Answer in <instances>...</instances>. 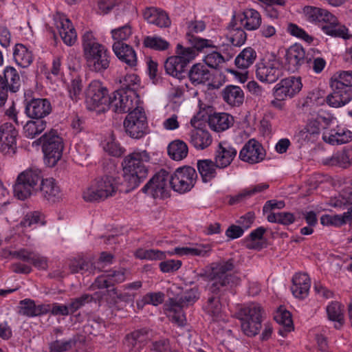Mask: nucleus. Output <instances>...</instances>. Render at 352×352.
<instances>
[{"label":"nucleus","mask_w":352,"mask_h":352,"mask_svg":"<svg viewBox=\"0 0 352 352\" xmlns=\"http://www.w3.org/2000/svg\"><path fill=\"white\" fill-rule=\"evenodd\" d=\"M198 179L196 170L190 166H180L170 175L164 168L157 172L143 186L142 192L150 194L153 198L165 199L170 197L167 182L175 192L184 194L194 188Z\"/></svg>","instance_id":"obj_1"},{"label":"nucleus","mask_w":352,"mask_h":352,"mask_svg":"<svg viewBox=\"0 0 352 352\" xmlns=\"http://www.w3.org/2000/svg\"><path fill=\"white\" fill-rule=\"evenodd\" d=\"M187 40L191 47H185L178 43L175 55L168 57L164 63L166 74L179 80L187 76L188 66L198 52H201L205 48H217L211 40L195 37L191 34H187Z\"/></svg>","instance_id":"obj_2"},{"label":"nucleus","mask_w":352,"mask_h":352,"mask_svg":"<svg viewBox=\"0 0 352 352\" xmlns=\"http://www.w3.org/2000/svg\"><path fill=\"white\" fill-rule=\"evenodd\" d=\"M150 160L146 151H134L126 155L122 162L123 177L126 185L124 190L129 192L138 188L148 176V170L144 164Z\"/></svg>","instance_id":"obj_3"},{"label":"nucleus","mask_w":352,"mask_h":352,"mask_svg":"<svg viewBox=\"0 0 352 352\" xmlns=\"http://www.w3.org/2000/svg\"><path fill=\"white\" fill-rule=\"evenodd\" d=\"M234 263L233 258H229L227 261L213 263L210 272L205 271L197 274L195 278L198 280L201 278L209 282L206 288L210 294L222 292L224 287L229 286V284L241 281L239 277L230 273L234 268Z\"/></svg>","instance_id":"obj_4"},{"label":"nucleus","mask_w":352,"mask_h":352,"mask_svg":"<svg viewBox=\"0 0 352 352\" xmlns=\"http://www.w3.org/2000/svg\"><path fill=\"white\" fill-rule=\"evenodd\" d=\"M83 56L89 69L102 73L109 68L111 52L104 45L97 42L92 32L87 31L82 36Z\"/></svg>","instance_id":"obj_5"},{"label":"nucleus","mask_w":352,"mask_h":352,"mask_svg":"<svg viewBox=\"0 0 352 352\" xmlns=\"http://www.w3.org/2000/svg\"><path fill=\"white\" fill-rule=\"evenodd\" d=\"M263 309L256 302L237 305L233 317L241 323L242 332L248 337L253 338L258 335L262 327Z\"/></svg>","instance_id":"obj_6"},{"label":"nucleus","mask_w":352,"mask_h":352,"mask_svg":"<svg viewBox=\"0 0 352 352\" xmlns=\"http://www.w3.org/2000/svg\"><path fill=\"white\" fill-rule=\"evenodd\" d=\"M43 178V172L38 168H30L21 172L13 186L14 197L24 201L34 195Z\"/></svg>","instance_id":"obj_7"},{"label":"nucleus","mask_w":352,"mask_h":352,"mask_svg":"<svg viewBox=\"0 0 352 352\" xmlns=\"http://www.w3.org/2000/svg\"><path fill=\"white\" fill-rule=\"evenodd\" d=\"M38 140L43 142L45 164L49 167L55 166L63 156L65 147L63 138L56 130L52 129L42 135Z\"/></svg>","instance_id":"obj_8"},{"label":"nucleus","mask_w":352,"mask_h":352,"mask_svg":"<svg viewBox=\"0 0 352 352\" xmlns=\"http://www.w3.org/2000/svg\"><path fill=\"white\" fill-rule=\"evenodd\" d=\"M124 128L128 135L133 139L143 138L148 131V122L144 109L137 106L129 112L124 122Z\"/></svg>","instance_id":"obj_9"},{"label":"nucleus","mask_w":352,"mask_h":352,"mask_svg":"<svg viewBox=\"0 0 352 352\" xmlns=\"http://www.w3.org/2000/svg\"><path fill=\"white\" fill-rule=\"evenodd\" d=\"M140 96L138 92L129 91L125 92L123 89H117L109 96L106 110L111 109L116 113H125L133 110L140 103Z\"/></svg>","instance_id":"obj_10"},{"label":"nucleus","mask_w":352,"mask_h":352,"mask_svg":"<svg viewBox=\"0 0 352 352\" xmlns=\"http://www.w3.org/2000/svg\"><path fill=\"white\" fill-rule=\"evenodd\" d=\"M240 283H233L229 284L223 288L225 290L217 294H210L207 300L202 306L203 311L210 316L213 320H217L221 317L222 305L221 301H224L228 304L230 301V296H234L236 294V287Z\"/></svg>","instance_id":"obj_11"},{"label":"nucleus","mask_w":352,"mask_h":352,"mask_svg":"<svg viewBox=\"0 0 352 352\" xmlns=\"http://www.w3.org/2000/svg\"><path fill=\"white\" fill-rule=\"evenodd\" d=\"M85 104L89 111L96 110L105 111L106 106L109 101L107 88L99 80H92L85 89Z\"/></svg>","instance_id":"obj_12"},{"label":"nucleus","mask_w":352,"mask_h":352,"mask_svg":"<svg viewBox=\"0 0 352 352\" xmlns=\"http://www.w3.org/2000/svg\"><path fill=\"white\" fill-rule=\"evenodd\" d=\"M285 67L290 72H298L301 67L311 68V57L300 44L291 45L285 52Z\"/></svg>","instance_id":"obj_13"},{"label":"nucleus","mask_w":352,"mask_h":352,"mask_svg":"<svg viewBox=\"0 0 352 352\" xmlns=\"http://www.w3.org/2000/svg\"><path fill=\"white\" fill-rule=\"evenodd\" d=\"M24 104L25 113L30 119L45 120L52 111V104L47 98H25Z\"/></svg>","instance_id":"obj_14"},{"label":"nucleus","mask_w":352,"mask_h":352,"mask_svg":"<svg viewBox=\"0 0 352 352\" xmlns=\"http://www.w3.org/2000/svg\"><path fill=\"white\" fill-rule=\"evenodd\" d=\"M330 85L333 91L326 98V102L330 107H340L352 100V89L344 87L340 81L331 78Z\"/></svg>","instance_id":"obj_15"},{"label":"nucleus","mask_w":352,"mask_h":352,"mask_svg":"<svg viewBox=\"0 0 352 352\" xmlns=\"http://www.w3.org/2000/svg\"><path fill=\"white\" fill-rule=\"evenodd\" d=\"M34 195L40 196L45 201L54 204L61 199L62 192L58 182L54 178L43 177Z\"/></svg>","instance_id":"obj_16"},{"label":"nucleus","mask_w":352,"mask_h":352,"mask_svg":"<svg viewBox=\"0 0 352 352\" xmlns=\"http://www.w3.org/2000/svg\"><path fill=\"white\" fill-rule=\"evenodd\" d=\"M19 132L12 123L5 122L0 126V151L4 154H14Z\"/></svg>","instance_id":"obj_17"},{"label":"nucleus","mask_w":352,"mask_h":352,"mask_svg":"<svg viewBox=\"0 0 352 352\" xmlns=\"http://www.w3.org/2000/svg\"><path fill=\"white\" fill-rule=\"evenodd\" d=\"M266 155V151L262 144L255 139H250L243 146L239 153L241 160L251 164L262 162Z\"/></svg>","instance_id":"obj_18"},{"label":"nucleus","mask_w":352,"mask_h":352,"mask_svg":"<svg viewBox=\"0 0 352 352\" xmlns=\"http://www.w3.org/2000/svg\"><path fill=\"white\" fill-rule=\"evenodd\" d=\"M300 77L289 76L282 79L274 88V97L280 99L293 98L302 89Z\"/></svg>","instance_id":"obj_19"},{"label":"nucleus","mask_w":352,"mask_h":352,"mask_svg":"<svg viewBox=\"0 0 352 352\" xmlns=\"http://www.w3.org/2000/svg\"><path fill=\"white\" fill-rule=\"evenodd\" d=\"M149 329L142 328L127 333L123 339V345L128 352H140L148 338Z\"/></svg>","instance_id":"obj_20"},{"label":"nucleus","mask_w":352,"mask_h":352,"mask_svg":"<svg viewBox=\"0 0 352 352\" xmlns=\"http://www.w3.org/2000/svg\"><path fill=\"white\" fill-rule=\"evenodd\" d=\"M322 121L325 122L327 124H329L330 122L329 119L323 116H318L316 119L309 120L305 126L298 134L299 140L307 142H315L317 141L320 134Z\"/></svg>","instance_id":"obj_21"},{"label":"nucleus","mask_w":352,"mask_h":352,"mask_svg":"<svg viewBox=\"0 0 352 352\" xmlns=\"http://www.w3.org/2000/svg\"><path fill=\"white\" fill-rule=\"evenodd\" d=\"M276 64L275 60L266 64H258L256 69V78L260 81L267 83L276 82L282 74L281 70L276 66Z\"/></svg>","instance_id":"obj_22"},{"label":"nucleus","mask_w":352,"mask_h":352,"mask_svg":"<svg viewBox=\"0 0 352 352\" xmlns=\"http://www.w3.org/2000/svg\"><path fill=\"white\" fill-rule=\"evenodd\" d=\"M302 13L305 20L314 24L336 19V16L327 10L312 6H305L302 9Z\"/></svg>","instance_id":"obj_23"},{"label":"nucleus","mask_w":352,"mask_h":352,"mask_svg":"<svg viewBox=\"0 0 352 352\" xmlns=\"http://www.w3.org/2000/svg\"><path fill=\"white\" fill-rule=\"evenodd\" d=\"M291 291L299 299H305L309 294L311 279L306 273H296L292 278Z\"/></svg>","instance_id":"obj_24"},{"label":"nucleus","mask_w":352,"mask_h":352,"mask_svg":"<svg viewBox=\"0 0 352 352\" xmlns=\"http://www.w3.org/2000/svg\"><path fill=\"white\" fill-rule=\"evenodd\" d=\"M143 16L148 23L160 28H168L171 25L168 13L160 8H146L143 12Z\"/></svg>","instance_id":"obj_25"},{"label":"nucleus","mask_w":352,"mask_h":352,"mask_svg":"<svg viewBox=\"0 0 352 352\" xmlns=\"http://www.w3.org/2000/svg\"><path fill=\"white\" fill-rule=\"evenodd\" d=\"M113 50L120 61L131 67L136 66V52L131 45L122 41H116L113 45Z\"/></svg>","instance_id":"obj_26"},{"label":"nucleus","mask_w":352,"mask_h":352,"mask_svg":"<svg viewBox=\"0 0 352 352\" xmlns=\"http://www.w3.org/2000/svg\"><path fill=\"white\" fill-rule=\"evenodd\" d=\"M56 26L64 43L68 46L73 45L76 41L77 34L71 21L65 15L60 16Z\"/></svg>","instance_id":"obj_27"},{"label":"nucleus","mask_w":352,"mask_h":352,"mask_svg":"<svg viewBox=\"0 0 352 352\" xmlns=\"http://www.w3.org/2000/svg\"><path fill=\"white\" fill-rule=\"evenodd\" d=\"M187 76L189 78L191 83L197 86L198 85H204L206 82L209 81L212 74L206 65L196 63L189 70L188 69Z\"/></svg>","instance_id":"obj_28"},{"label":"nucleus","mask_w":352,"mask_h":352,"mask_svg":"<svg viewBox=\"0 0 352 352\" xmlns=\"http://www.w3.org/2000/svg\"><path fill=\"white\" fill-rule=\"evenodd\" d=\"M236 150L230 146H223L220 142L215 151L214 161L219 166V168H225L230 165L236 155Z\"/></svg>","instance_id":"obj_29"},{"label":"nucleus","mask_w":352,"mask_h":352,"mask_svg":"<svg viewBox=\"0 0 352 352\" xmlns=\"http://www.w3.org/2000/svg\"><path fill=\"white\" fill-rule=\"evenodd\" d=\"M322 140L331 145L346 144L352 140V132L347 129L337 126L331 129L328 135L323 133Z\"/></svg>","instance_id":"obj_30"},{"label":"nucleus","mask_w":352,"mask_h":352,"mask_svg":"<svg viewBox=\"0 0 352 352\" xmlns=\"http://www.w3.org/2000/svg\"><path fill=\"white\" fill-rule=\"evenodd\" d=\"M266 232L264 227H258L252 230L244 239L245 247L249 250H261L267 247V241L263 235Z\"/></svg>","instance_id":"obj_31"},{"label":"nucleus","mask_w":352,"mask_h":352,"mask_svg":"<svg viewBox=\"0 0 352 352\" xmlns=\"http://www.w3.org/2000/svg\"><path fill=\"white\" fill-rule=\"evenodd\" d=\"M237 17L247 30H256L261 25V16L254 9H245L241 14H238Z\"/></svg>","instance_id":"obj_32"},{"label":"nucleus","mask_w":352,"mask_h":352,"mask_svg":"<svg viewBox=\"0 0 352 352\" xmlns=\"http://www.w3.org/2000/svg\"><path fill=\"white\" fill-rule=\"evenodd\" d=\"M198 172L204 183L212 181L217 176L216 169L219 166L210 159L199 160L197 162Z\"/></svg>","instance_id":"obj_33"},{"label":"nucleus","mask_w":352,"mask_h":352,"mask_svg":"<svg viewBox=\"0 0 352 352\" xmlns=\"http://www.w3.org/2000/svg\"><path fill=\"white\" fill-rule=\"evenodd\" d=\"M222 97L228 104L239 107L243 102L244 93L240 87L229 85L223 89Z\"/></svg>","instance_id":"obj_34"},{"label":"nucleus","mask_w":352,"mask_h":352,"mask_svg":"<svg viewBox=\"0 0 352 352\" xmlns=\"http://www.w3.org/2000/svg\"><path fill=\"white\" fill-rule=\"evenodd\" d=\"M93 182L99 189V192L102 193L106 198L115 195L116 191L119 190L116 178L111 176L105 175L96 178Z\"/></svg>","instance_id":"obj_35"},{"label":"nucleus","mask_w":352,"mask_h":352,"mask_svg":"<svg viewBox=\"0 0 352 352\" xmlns=\"http://www.w3.org/2000/svg\"><path fill=\"white\" fill-rule=\"evenodd\" d=\"M234 118L227 113H214L209 118V126L214 131L220 132L230 128Z\"/></svg>","instance_id":"obj_36"},{"label":"nucleus","mask_w":352,"mask_h":352,"mask_svg":"<svg viewBox=\"0 0 352 352\" xmlns=\"http://www.w3.org/2000/svg\"><path fill=\"white\" fill-rule=\"evenodd\" d=\"M190 133V143L198 149H204L208 147L212 141L210 133L203 128H195Z\"/></svg>","instance_id":"obj_37"},{"label":"nucleus","mask_w":352,"mask_h":352,"mask_svg":"<svg viewBox=\"0 0 352 352\" xmlns=\"http://www.w3.org/2000/svg\"><path fill=\"white\" fill-rule=\"evenodd\" d=\"M47 124L45 120L30 119L23 126L24 136L29 139L35 138L45 131Z\"/></svg>","instance_id":"obj_38"},{"label":"nucleus","mask_w":352,"mask_h":352,"mask_svg":"<svg viewBox=\"0 0 352 352\" xmlns=\"http://www.w3.org/2000/svg\"><path fill=\"white\" fill-rule=\"evenodd\" d=\"M3 76L7 84L8 91L11 93H16L19 91L21 82L20 76L17 70L11 66L5 67Z\"/></svg>","instance_id":"obj_39"},{"label":"nucleus","mask_w":352,"mask_h":352,"mask_svg":"<svg viewBox=\"0 0 352 352\" xmlns=\"http://www.w3.org/2000/svg\"><path fill=\"white\" fill-rule=\"evenodd\" d=\"M13 57L16 63L23 68L28 67L33 60L32 52L21 43L15 45Z\"/></svg>","instance_id":"obj_40"},{"label":"nucleus","mask_w":352,"mask_h":352,"mask_svg":"<svg viewBox=\"0 0 352 352\" xmlns=\"http://www.w3.org/2000/svg\"><path fill=\"white\" fill-rule=\"evenodd\" d=\"M168 155L175 161H180L186 157L188 153L187 144L181 140L172 141L167 147Z\"/></svg>","instance_id":"obj_41"},{"label":"nucleus","mask_w":352,"mask_h":352,"mask_svg":"<svg viewBox=\"0 0 352 352\" xmlns=\"http://www.w3.org/2000/svg\"><path fill=\"white\" fill-rule=\"evenodd\" d=\"M268 188L269 185L267 184L261 183L255 185L254 186L250 188H245L241 192H239L238 195L232 197L229 200V204L232 206L239 202H241L243 200L250 198V197L256 193L264 191Z\"/></svg>","instance_id":"obj_42"},{"label":"nucleus","mask_w":352,"mask_h":352,"mask_svg":"<svg viewBox=\"0 0 352 352\" xmlns=\"http://www.w3.org/2000/svg\"><path fill=\"white\" fill-rule=\"evenodd\" d=\"M256 58V51L248 47L243 49L236 57L234 64L239 69H247L254 63Z\"/></svg>","instance_id":"obj_43"},{"label":"nucleus","mask_w":352,"mask_h":352,"mask_svg":"<svg viewBox=\"0 0 352 352\" xmlns=\"http://www.w3.org/2000/svg\"><path fill=\"white\" fill-rule=\"evenodd\" d=\"M324 23H328L323 25L322 30L323 32L333 37L348 38V29L345 26H339L338 19L335 21H326Z\"/></svg>","instance_id":"obj_44"},{"label":"nucleus","mask_w":352,"mask_h":352,"mask_svg":"<svg viewBox=\"0 0 352 352\" xmlns=\"http://www.w3.org/2000/svg\"><path fill=\"white\" fill-rule=\"evenodd\" d=\"M142 44L145 48L159 52L168 50L170 45L168 41L157 36H144Z\"/></svg>","instance_id":"obj_45"},{"label":"nucleus","mask_w":352,"mask_h":352,"mask_svg":"<svg viewBox=\"0 0 352 352\" xmlns=\"http://www.w3.org/2000/svg\"><path fill=\"white\" fill-rule=\"evenodd\" d=\"M92 302H96V298L89 294H83L79 297L71 298L70 302L67 305L69 315H74L86 304Z\"/></svg>","instance_id":"obj_46"},{"label":"nucleus","mask_w":352,"mask_h":352,"mask_svg":"<svg viewBox=\"0 0 352 352\" xmlns=\"http://www.w3.org/2000/svg\"><path fill=\"white\" fill-rule=\"evenodd\" d=\"M83 88L82 80L79 75L73 76L70 83L67 86L69 97L73 102H77L80 100Z\"/></svg>","instance_id":"obj_47"},{"label":"nucleus","mask_w":352,"mask_h":352,"mask_svg":"<svg viewBox=\"0 0 352 352\" xmlns=\"http://www.w3.org/2000/svg\"><path fill=\"white\" fill-rule=\"evenodd\" d=\"M135 256L140 259L162 261L166 259V252L155 249L144 250L140 248L136 250Z\"/></svg>","instance_id":"obj_48"},{"label":"nucleus","mask_w":352,"mask_h":352,"mask_svg":"<svg viewBox=\"0 0 352 352\" xmlns=\"http://www.w3.org/2000/svg\"><path fill=\"white\" fill-rule=\"evenodd\" d=\"M43 214L40 211H31L28 212L20 222L22 228H30L34 224L41 223V225L45 224L43 221Z\"/></svg>","instance_id":"obj_49"},{"label":"nucleus","mask_w":352,"mask_h":352,"mask_svg":"<svg viewBox=\"0 0 352 352\" xmlns=\"http://www.w3.org/2000/svg\"><path fill=\"white\" fill-rule=\"evenodd\" d=\"M287 32L292 36L296 37L305 42L311 44L314 41V37L308 34L306 31L294 23H288Z\"/></svg>","instance_id":"obj_50"},{"label":"nucleus","mask_w":352,"mask_h":352,"mask_svg":"<svg viewBox=\"0 0 352 352\" xmlns=\"http://www.w3.org/2000/svg\"><path fill=\"white\" fill-rule=\"evenodd\" d=\"M274 320L283 326L287 327V331L294 330L291 313L280 306L274 316Z\"/></svg>","instance_id":"obj_51"},{"label":"nucleus","mask_w":352,"mask_h":352,"mask_svg":"<svg viewBox=\"0 0 352 352\" xmlns=\"http://www.w3.org/2000/svg\"><path fill=\"white\" fill-rule=\"evenodd\" d=\"M77 343L76 338H71L66 341L55 340L49 344L50 352H65L75 346Z\"/></svg>","instance_id":"obj_52"},{"label":"nucleus","mask_w":352,"mask_h":352,"mask_svg":"<svg viewBox=\"0 0 352 352\" xmlns=\"http://www.w3.org/2000/svg\"><path fill=\"white\" fill-rule=\"evenodd\" d=\"M120 82L121 87L119 89H123L125 92L129 91L137 92L135 86H139L140 78L135 74H126L122 80H120Z\"/></svg>","instance_id":"obj_53"},{"label":"nucleus","mask_w":352,"mask_h":352,"mask_svg":"<svg viewBox=\"0 0 352 352\" xmlns=\"http://www.w3.org/2000/svg\"><path fill=\"white\" fill-rule=\"evenodd\" d=\"M18 314L29 318L36 316V304L34 300L25 298L19 302Z\"/></svg>","instance_id":"obj_54"},{"label":"nucleus","mask_w":352,"mask_h":352,"mask_svg":"<svg viewBox=\"0 0 352 352\" xmlns=\"http://www.w3.org/2000/svg\"><path fill=\"white\" fill-rule=\"evenodd\" d=\"M331 165H338L342 167H346L351 165V153L350 148L344 149L340 153H337L330 159Z\"/></svg>","instance_id":"obj_55"},{"label":"nucleus","mask_w":352,"mask_h":352,"mask_svg":"<svg viewBox=\"0 0 352 352\" xmlns=\"http://www.w3.org/2000/svg\"><path fill=\"white\" fill-rule=\"evenodd\" d=\"M82 197L85 201L88 202L100 201L107 199L102 193L99 192V189L96 188L94 182L83 192Z\"/></svg>","instance_id":"obj_56"},{"label":"nucleus","mask_w":352,"mask_h":352,"mask_svg":"<svg viewBox=\"0 0 352 352\" xmlns=\"http://www.w3.org/2000/svg\"><path fill=\"white\" fill-rule=\"evenodd\" d=\"M327 313L329 320L336 321L340 325L343 323V314L341 313V305L338 302H332L327 307Z\"/></svg>","instance_id":"obj_57"},{"label":"nucleus","mask_w":352,"mask_h":352,"mask_svg":"<svg viewBox=\"0 0 352 352\" xmlns=\"http://www.w3.org/2000/svg\"><path fill=\"white\" fill-rule=\"evenodd\" d=\"M118 294V290L116 287L109 288L103 294L100 292H95L93 296L96 298V302H100L103 296L107 297V302L111 306L113 307L117 305V299L116 298Z\"/></svg>","instance_id":"obj_58"},{"label":"nucleus","mask_w":352,"mask_h":352,"mask_svg":"<svg viewBox=\"0 0 352 352\" xmlns=\"http://www.w3.org/2000/svg\"><path fill=\"white\" fill-rule=\"evenodd\" d=\"M182 265V262L180 260H162V261L159 264V268L163 273H173L180 269Z\"/></svg>","instance_id":"obj_59"},{"label":"nucleus","mask_w":352,"mask_h":352,"mask_svg":"<svg viewBox=\"0 0 352 352\" xmlns=\"http://www.w3.org/2000/svg\"><path fill=\"white\" fill-rule=\"evenodd\" d=\"M212 115L205 110L199 111L191 119L190 124L194 128H204L206 122L209 124V118Z\"/></svg>","instance_id":"obj_60"},{"label":"nucleus","mask_w":352,"mask_h":352,"mask_svg":"<svg viewBox=\"0 0 352 352\" xmlns=\"http://www.w3.org/2000/svg\"><path fill=\"white\" fill-rule=\"evenodd\" d=\"M104 148L109 153V155L114 157L121 156L125 151L124 148H122L116 140L113 135H111V140L106 144Z\"/></svg>","instance_id":"obj_61"},{"label":"nucleus","mask_w":352,"mask_h":352,"mask_svg":"<svg viewBox=\"0 0 352 352\" xmlns=\"http://www.w3.org/2000/svg\"><path fill=\"white\" fill-rule=\"evenodd\" d=\"M200 297L198 286H195L185 292L181 298L185 306L193 305Z\"/></svg>","instance_id":"obj_62"},{"label":"nucleus","mask_w":352,"mask_h":352,"mask_svg":"<svg viewBox=\"0 0 352 352\" xmlns=\"http://www.w3.org/2000/svg\"><path fill=\"white\" fill-rule=\"evenodd\" d=\"M247 40V34L241 28H236L230 38L231 44L234 47L243 45Z\"/></svg>","instance_id":"obj_63"},{"label":"nucleus","mask_w":352,"mask_h":352,"mask_svg":"<svg viewBox=\"0 0 352 352\" xmlns=\"http://www.w3.org/2000/svg\"><path fill=\"white\" fill-rule=\"evenodd\" d=\"M132 34L131 28L129 25H125L117 29L111 30L112 37L117 41L126 40Z\"/></svg>","instance_id":"obj_64"}]
</instances>
